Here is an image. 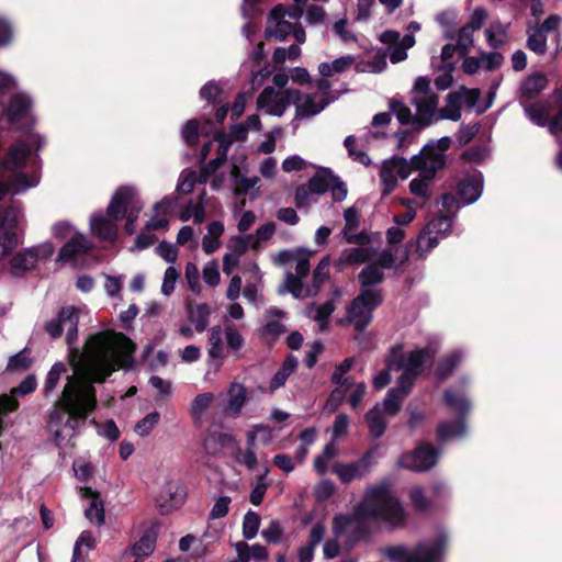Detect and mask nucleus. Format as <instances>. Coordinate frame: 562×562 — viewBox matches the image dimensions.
<instances>
[{"mask_svg": "<svg viewBox=\"0 0 562 562\" xmlns=\"http://www.w3.org/2000/svg\"><path fill=\"white\" fill-rule=\"evenodd\" d=\"M80 311L68 305L45 322L44 329L53 338L66 331L67 359L72 374L66 376L60 395L48 416V429L57 447L70 446L71 439L97 408L94 383H103L116 369H128L135 344L121 333L99 331L90 335L80 350L76 347Z\"/></svg>", "mask_w": 562, "mask_h": 562, "instance_id": "nucleus-1", "label": "nucleus"}, {"mask_svg": "<svg viewBox=\"0 0 562 562\" xmlns=\"http://www.w3.org/2000/svg\"><path fill=\"white\" fill-rule=\"evenodd\" d=\"M404 509L398 499L392 494L386 483L369 486L363 499L356 506L352 515L336 514L333 518L331 530L336 538L345 540L350 548L366 531L369 521H383L392 526L403 524Z\"/></svg>", "mask_w": 562, "mask_h": 562, "instance_id": "nucleus-2", "label": "nucleus"}, {"mask_svg": "<svg viewBox=\"0 0 562 562\" xmlns=\"http://www.w3.org/2000/svg\"><path fill=\"white\" fill-rule=\"evenodd\" d=\"M434 357V351L429 348L415 349L407 353H401L400 348H393L387 358L390 370H402L396 386L387 391L381 407L389 417L398 414L404 398L411 392L415 380L422 373L425 364Z\"/></svg>", "mask_w": 562, "mask_h": 562, "instance_id": "nucleus-3", "label": "nucleus"}, {"mask_svg": "<svg viewBox=\"0 0 562 562\" xmlns=\"http://www.w3.org/2000/svg\"><path fill=\"white\" fill-rule=\"evenodd\" d=\"M439 98L430 88L425 77H418L412 89V103L417 109V119L423 125H430L438 120L459 121L461 117L462 97L459 91L447 95V104L438 109Z\"/></svg>", "mask_w": 562, "mask_h": 562, "instance_id": "nucleus-4", "label": "nucleus"}, {"mask_svg": "<svg viewBox=\"0 0 562 562\" xmlns=\"http://www.w3.org/2000/svg\"><path fill=\"white\" fill-rule=\"evenodd\" d=\"M303 15V8L296 4L285 7L279 4L274 7L268 18L266 36L283 42L289 35H292L299 44L306 40L305 31L300 24Z\"/></svg>", "mask_w": 562, "mask_h": 562, "instance_id": "nucleus-5", "label": "nucleus"}, {"mask_svg": "<svg viewBox=\"0 0 562 562\" xmlns=\"http://www.w3.org/2000/svg\"><path fill=\"white\" fill-rule=\"evenodd\" d=\"M447 547V537L440 533L432 540L420 542L411 550L403 546L390 547L384 553L392 562H440Z\"/></svg>", "mask_w": 562, "mask_h": 562, "instance_id": "nucleus-6", "label": "nucleus"}, {"mask_svg": "<svg viewBox=\"0 0 562 562\" xmlns=\"http://www.w3.org/2000/svg\"><path fill=\"white\" fill-rule=\"evenodd\" d=\"M547 87V78L541 75L528 77L520 87V104L526 116L536 125L543 126L550 113V103L547 101L532 102Z\"/></svg>", "mask_w": 562, "mask_h": 562, "instance_id": "nucleus-7", "label": "nucleus"}, {"mask_svg": "<svg viewBox=\"0 0 562 562\" xmlns=\"http://www.w3.org/2000/svg\"><path fill=\"white\" fill-rule=\"evenodd\" d=\"M144 207L137 191L132 187H121L116 190L109 204V214L114 220L126 218L125 231L133 234L134 223Z\"/></svg>", "mask_w": 562, "mask_h": 562, "instance_id": "nucleus-8", "label": "nucleus"}, {"mask_svg": "<svg viewBox=\"0 0 562 562\" xmlns=\"http://www.w3.org/2000/svg\"><path fill=\"white\" fill-rule=\"evenodd\" d=\"M382 302L379 290H362L347 306L348 321L357 330H362L372 319V311Z\"/></svg>", "mask_w": 562, "mask_h": 562, "instance_id": "nucleus-9", "label": "nucleus"}, {"mask_svg": "<svg viewBox=\"0 0 562 562\" xmlns=\"http://www.w3.org/2000/svg\"><path fill=\"white\" fill-rule=\"evenodd\" d=\"M419 166L413 161V157L407 160L402 157H392L384 160L380 167V181L382 187V195H387L397 187L398 178L406 179L414 171V167Z\"/></svg>", "mask_w": 562, "mask_h": 562, "instance_id": "nucleus-10", "label": "nucleus"}, {"mask_svg": "<svg viewBox=\"0 0 562 562\" xmlns=\"http://www.w3.org/2000/svg\"><path fill=\"white\" fill-rule=\"evenodd\" d=\"M215 139L218 142L216 157L200 170L199 182L210 181L213 190H220L225 181V175L216 173V171L225 162L232 142L224 133H216Z\"/></svg>", "mask_w": 562, "mask_h": 562, "instance_id": "nucleus-11", "label": "nucleus"}, {"mask_svg": "<svg viewBox=\"0 0 562 562\" xmlns=\"http://www.w3.org/2000/svg\"><path fill=\"white\" fill-rule=\"evenodd\" d=\"M299 91L293 89L276 90L266 87L257 99L258 109L273 116H282L286 108L296 101Z\"/></svg>", "mask_w": 562, "mask_h": 562, "instance_id": "nucleus-12", "label": "nucleus"}, {"mask_svg": "<svg viewBox=\"0 0 562 562\" xmlns=\"http://www.w3.org/2000/svg\"><path fill=\"white\" fill-rule=\"evenodd\" d=\"M394 263L395 254L392 248L379 252L358 276L362 290H374L371 286L381 283L384 279V270L392 268Z\"/></svg>", "mask_w": 562, "mask_h": 562, "instance_id": "nucleus-13", "label": "nucleus"}, {"mask_svg": "<svg viewBox=\"0 0 562 562\" xmlns=\"http://www.w3.org/2000/svg\"><path fill=\"white\" fill-rule=\"evenodd\" d=\"M378 457V446L367 451L359 460L351 463H337L333 471L342 483L364 477L374 467Z\"/></svg>", "mask_w": 562, "mask_h": 562, "instance_id": "nucleus-14", "label": "nucleus"}, {"mask_svg": "<svg viewBox=\"0 0 562 562\" xmlns=\"http://www.w3.org/2000/svg\"><path fill=\"white\" fill-rule=\"evenodd\" d=\"M451 145V138L448 136H443L436 142H430L424 146L418 155L413 156V161L424 162L430 166L428 173L437 171L442 168L446 162V150L449 149Z\"/></svg>", "mask_w": 562, "mask_h": 562, "instance_id": "nucleus-15", "label": "nucleus"}, {"mask_svg": "<svg viewBox=\"0 0 562 562\" xmlns=\"http://www.w3.org/2000/svg\"><path fill=\"white\" fill-rule=\"evenodd\" d=\"M294 261L296 262L295 274L286 273L285 277L284 286L286 291L291 292L293 296L297 299L315 295V290H311L302 282L310 272L308 254L295 256Z\"/></svg>", "mask_w": 562, "mask_h": 562, "instance_id": "nucleus-16", "label": "nucleus"}, {"mask_svg": "<svg viewBox=\"0 0 562 562\" xmlns=\"http://www.w3.org/2000/svg\"><path fill=\"white\" fill-rule=\"evenodd\" d=\"M439 451L429 445H419L413 453L403 454L398 459L401 468L423 472L432 468L438 460Z\"/></svg>", "mask_w": 562, "mask_h": 562, "instance_id": "nucleus-17", "label": "nucleus"}, {"mask_svg": "<svg viewBox=\"0 0 562 562\" xmlns=\"http://www.w3.org/2000/svg\"><path fill=\"white\" fill-rule=\"evenodd\" d=\"M186 498V490L178 480L168 479L160 487L155 502L161 514L179 508Z\"/></svg>", "mask_w": 562, "mask_h": 562, "instance_id": "nucleus-18", "label": "nucleus"}, {"mask_svg": "<svg viewBox=\"0 0 562 562\" xmlns=\"http://www.w3.org/2000/svg\"><path fill=\"white\" fill-rule=\"evenodd\" d=\"M380 40L382 43L390 45L383 54H386L393 64L405 60L407 58L406 50L415 44V38L412 34L401 36L398 32L391 30L383 32Z\"/></svg>", "mask_w": 562, "mask_h": 562, "instance_id": "nucleus-19", "label": "nucleus"}, {"mask_svg": "<svg viewBox=\"0 0 562 562\" xmlns=\"http://www.w3.org/2000/svg\"><path fill=\"white\" fill-rule=\"evenodd\" d=\"M53 251V247L48 244L35 248L24 249L15 254L10 260L11 272L15 276H20L33 269L41 256L49 257Z\"/></svg>", "mask_w": 562, "mask_h": 562, "instance_id": "nucleus-20", "label": "nucleus"}, {"mask_svg": "<svg viewBox=\"0 0 562 562\" xmlns=\"http://www.w3.org/2000/svg\"><path fill=\"white\" fill-rule=\"evenodd\" d=\"M32 100L24 92L14 93L7 108L0 111V115L4 114L11 125H20L27 123L31 117Z\"/></svg>", "mask_w": 562, "mask_h": 562, "instance_id": "nucleus-21", "label": "nucleus"}, {"mask_svg": "<svg viewBox=\"0 0 562 562\" xmlns=\"http://www.w3.org/2000/svg\"><path fill=\"white\" fill-rule=\"evenodd\" d=\"M333 98L324 97L322 93H308L303 97L299 94L297 100L293 103L296 106V115L301 117H310L322 112Z\"/></svg>", "mask_w": 562, "mask_h": 562, "instance_id": "nucleus-22", "label": "nucleus"}, {"mask_svg": "<svg viewBox=\"0 0 562 562\" xmlns=\"http://www.w3.org/2000/svg\"><path fill=\"white\" fill-rule=\"evenodd\" d=\"M177 203V198L165 196L161 201L155 203L151 210V216L146 222V231L165 229L169 225L168 215L172 212Z\"/></svg>", "mask_w": 562, "mask_h": 562, "instance_id": "nucleus-23", "label": "nucleus"}, {"mask_svg": "<svg viewBox=\"0 0 562 562\" xmlns=\"http://www.w3.org/2000/svg\"><path fill=\"white\" fill-rule=\"evenodd\" d=\"M483 191V176L474 171L465 176L458 184V195L464 205L475 202Z\"/></svg>", "mask_w": 562, "mask_h": 562, "instance_id": "nucleus-24", "label": "nucleus"}, {"mask_svg": "<svg viewBox=\"0 0 562 562\" xmlns=\"http://www.w3.org/2000/svg\"><path fill=\"white\" fill-rule=\"evenodd\" d=\"M369 243L370 238L366 236V239L362 244H359V247L345 249L340 256L341 262L346 265H360L371 261L378 254L375 248L368 245Z\"/></svg>", "mask_w": 562, "mask_h": 562, "instance_id": "nucleus-25", "label": "nucleus"}, {"mask_svg": "<svg viewBox=\"0 0 562 562\" xmlns=\"http://www.w3.org/2000/svg\"><path fill=\"white\" fill-rule=\"evenodd\" d=\"M109 212L104 214H94L90 220L91 231L98 237L105 240H114L117 234V222Z\"/></svg>", "mask_w": 562, "mask_h": 562, "instance_id": "nucleus-26", "label": "nucleus"}, {"mask_svg": "<svg viewBox=\"0 0 562 562\" xmlns=\"http://www.w3.org/2000/svg\"><path fill=\"white\" fill-rule=\"evenodd\" d=\"M246 401L247 390L245 385L237 382L231 383L227 390V402L224 408L225 413L234 417L239 416Z\"/></svg>", "mask_w": 562, "mask_h": 562, "instance_id": "nucleus-27", "label": "nucleus"}, {"mask_svg": "<svg viewBox=\"0 0 562 562\" xmlns=\"http://www.w3.org/2000/svg\"><path fill=\"white\" fill-rule=\"evenodd\" d=\"M91 243L81 234H74L64 247L60 249L58 259L63 262L75 260L78 256L88 251Z\"/></svg>", "mask_w": 562, "mask_h": 562, "instance_id": "nucleus-28", "label": "nucleus"}, {"mask_svg": "<svg viewBox=\"0 0 562 562\" xmlns=\"http://www.w3.org/2000/svg\"><path fill=\"white\" fill-rule=\"evenodd\" d=\"M430 166L420 162L419 166H415L414 170H419L418 178H415L409 183V190L413 194L420 198L424 202H426L429 198V184L435 178L437 171L428 173Z\"/></svg>", "mask_w": 562, "mask_h": 562, "instance_id": "nucleus-29", "label": "nucleus"}, {"mask_svg": "<svg viewBox=\"0 0 562 562\" xmlns=\"http://www.w3.org/2000/svg\"><path fill=\"white\" fill-rule=\"evenodd\" d=\"M385 413H383L380 404H375L364 416V420L368 425L370 436L374 439L381 438L387 426Z\"/></svg>", "mask_w": 562, "mask_h": 562, "instance_id": "nucleus-30", "label": "nucleus"}, {"mask_svg": "<svg viewBox=\"0 0 562 562\" xmlns=\"http://www.w3.org/2000/svg\"><path fill=\"white\" fill-rule=\"evenodd\" d=\"M82 496L90 499L89 506L85 512L87 519L93 525L101 526L105 517L102 499L90 487L83 488Z\"/></svg>", "mask_w": 562, "mask_h": 562, "instance_id": "nucleus-31", "label": "nucleus"}, {"mask_svg": "<svg viewBox=\"0 0 562 562\" xmlns=\"http://www.w3.org/2000/svg\"><path fill=\"white\" fill-rule=\"evenodd\" d=\"M345 227L342 229L344 237L349 244H362L366 239V234H353L355 229L359 225V213L353 206H350L344 212Z\"/></svg>", "mask_w": 562, "mask_h": 562, "instance_id": "nucleus-32", "label": "nucleus"}, {"mask_svg": "<svg viewBox=\"0 0 562 562\" xmlns=\"http://www.w3.org/2000/svg\"><path fill=\"white\" fill-rule=\"evenodd\" d=\"M231 179L234 194L237 196L248 195L251 193L259 181L258 177L248 178L241 173L240 167L233 165L231 170Z\"/></svg>", "mask_w": 562, "mask_h": 562, "instance_id": "nucleus-33", "label": "nucleus"}, {"mask_svg": "<svg viewBox=\"0 0 562 562\" xmlns=\"http://www.w3.org/2000/svg\"><path fill=\"white\" fill-rule=\"evenodd\" d=\"M224 233V224L220 221H214L209 224L207 233L202 239V249L205 254L211 255L221 247V236Z\"/></svg>", "mask_w": 562, "mask_h": 562, "instance_id": "nucleus-34", "label": "nucleus"}, {"mask_svg": "<svg viewBox=\"0 0 562 562\" xmlns=\"http://www.w3.org/2000/svg\"><path fill=\"white\" fill-rule=\"evenodd\" d=\"M224 329L216 325L210 328L207 339V355L211 359L222 360L226 356L223 341Z\"/></svg>", "mask_w": 562, "mask_h": 562, "instance_id": "nucleus-35", "label": "nucleus"}, {"mask_svg": "<svg viewBox=\"0 0 562 562\" xmlns=\"http://www.w3.org/2000/svg\"><path fill=\"white\" fill-rule=\"evenodd\" d=\"M236 440L234 436L225 432H212L204 439V449L210 454H217L221 448L235 447Z\"/></svg>", "mask_w": 562, "mask_h": 562, "instance_id": "nucleus-36", "label": "nucleus"}, {"mask_svg": "<svg viewBox=\"0 0 562 562\" xmlns=\"http://www.w3.org/2000/svg\"><path fill=\"white\" fill-rule=\"evenodd\" d=\"M355 61L356 59L351 55L342 56L336 58L331 63H322L318 66V71L323 77H331L336 74L346 71L355 64Z\"/></svg>", "mask_w": 562, "mask_h": 562, "instance_id": "nucleus-37", "label": "nucleus"}, {"mask_svg": "<svg viewBox=\"0 0 562 562\" xmlns=\"http://www.w3.org/2000/svg\"><path fill=\"white\" fill-rule=\"evenodd\" d=\"M446 405L463 417L470 411V403L463 392L449 389L443 395Z\"/></svg>", "mask_w": 562, "mask_h": 562, "instance_id": "nucleus-38", "label": "nucleus"}, {"mask_svg": "<svg viewBox=\"0 0 562 562\" xmlns=\"http://www.w3.org/2000/svg\"><path fill=\"white\" fill-rule=\"evenodd\" d=\"M390 110L394 113L401 124H416L418 128L425 127L423 123L417 119V112L413 115L411 109L403 103L401 100L392 99L390 101ZM417 111V109L415 108Z\"/></svg>", "mask_w": 562, "mask_h": 562, "instance_id": "nucleus-39", "label": "nucleus"}, {"mask_svg": "<svg viewBox=\"0 0 562 562\" xmlns=\"http://www.w3.org/2000/svg\"><path fill=\"white\" fill-rule=\"evenodd\" d=\"M210 308L206 304H198L188 311V319L198 333H203L210 322Z\"/></svg>", "mask_w": 562, "mask_h": 562, "instance_id": "nucleus-40", "label": "nucleus"}, {"mask_svg": "<svg viewBox=\"0 0 562 562\" xmlns=\"http://www.w3.org/2000/svg\"><path fill=\"white\" fill-rule=\"evenodd\" d=\"M296 367L297 359L293 356L286 357L281 368L273 375L270 382V390L276 391L279 387L283 386L288 378L295 371Z\"/></svg>", "mask_w": 562, "mask_h": 562, "instance_id": "nucleus-41", "label": "nucleus"}, {"mask_svg": "<svg viewBox=\"0 0 562 562\" xmlns=\"http://www.w3.org/2000/svg\"><path fill=\"white\" fill-rule=\"evenodd\" d=\"M67 373V364L58 361L53 364L50 370L48 371L44 386H43V393L45 396H48L49 394L54 393L60 382V379L64 374Z\"/></svg>", "mask_w": 562, "mask_h": 562, "instance_id": "nucleus-42", "label": "nucleus"}, {"mask_svg": "<svg viewBox=\"0 0 562 562\" xmlns=\"http://www.w3.org/2000/svg\"><path fill=\"white\" fill-rule=\"evenodd\" d=\"M485 36L488 45L493 48H498L507 41L508 33L507 26L501 22H493L486 30Z\"/></svg>", "mask_w": 562, "mask_h": 562, "instance_id": "nucleus-43", "label": "nucleus"}, {"mask_svg": "<svg viewBox=\"0 0 562 562\" xmlns=\"http://www.w3.org/2000/svg\"><path fill=\"white\" fill-rule=\"evenodd\" d=\"M333 172L329 169H323L313 176L306 187L317 196L328 191Z\"/></svg>", "mask_w": 562, "mask_h": 562, "instance_id": "nucleus-44", "label": "nucleus"}, {"mask_svg": "<svg viewBox=\"0 0 562 562\" xmlns=\"http://www.w3.org/2000/svg\"><path fill=\"white\" fill-rule=\"evenodd\" d=\"M386 66V54L379 52L371 59L357 63L356 70L358 72L379 74L382 72Z\"/></svg>", "mask_w": 562, "mask_h": 562, "instance_id": "nucleus-45", "label": "nucleus"}, {"mask_svg": "<svg viewBox=\"0 0 562 562\" xmlns=\"http://www.w3.org/2000/svg\"><path fill=\"white\" fill-rule=\"evenodd\" d=\"M438 438L440 440H449L459 438L465 432V425L463 420L460 422H445L438 426Z\"/></svg>", "mask_w": 562, "mask_h": 562, "instance_id": "nucleus-46", "label": "nucleus"}, {"mask_svg": "<svg viewBox=\"0 0 562 562\" xmlns=\"http://www.w3.org/2000/svg\"><path fill=\"white\" fill-rule=\"evenodd\" d=\"M156 537L151 532L145 533L132 548V553L136 559H143L154 552Z\"/></svg>", "mask_w": 562, "mask_h": 562, "instance_id": "nucleus-47", "label": "nucleus"}, {"mask_svg": "<svg viewBox=\"0 0 562 562\" xmlns=\"http://www.w3.org/2000/svg\"><path fill=\"white\" fill-rule=\"evenodd\" d=\"M440 238V236L434 234V232L431 231H428L427 227H424L416 240L417 251L422 256L428 254L432 248H435L438 245Z\"/></svg>", "mask_w": 562, "mask_h": 562, "instance_id": "nucleus-48", "label": "nucleus"}, {"mask_svg": "<svg viewBox=\"0 0 562 562\" xmlns=\"http://www.w3.org/2000/svg\"><path fill=\"white\" fill-rule=\"evenodd\" d=\"M463 355L459 350L452 351L447 356L437 368V375L441 379L447 378L453 369L461 362Z\"/></svg>", "mask_w": 562, "mask_h": 562, "instance_id": "nucleus-49", "label": "nucleus"}, {"mask_svg": "<svg viewBox=\"0 0 562 562\" xmlns=\"http://www.w3.org/2000/svg\"><path fill=\"white\" fill-rule=\"evenodd\" d=\"M224 334L227 344V349L236 352L244 346L245 339L240 331L233 324H225Z\"/></svg>", "mask_w": 562, "mask_h": 562, "instance_id": "nucleus-50", "label": "nucleus"}, {"mask_svg": "<svg viewBox=\"0 0 562 562\" xmlns=\"http://www.w3.org/2000/svg\"><path fill=\"white\" fill-rule=\"evenodd\" d=\"M260 516L257 513L252 510L246 513L243 520V536L247 540H251L257 536L260 527Z\"/></svg>", "mask_w": 562, "mask_h": 562, "instance_id": "nucleus-51", "label": "nucleus"}, {"mask_svg": "<svg viewBox=\"0 0 562 562\" xmlns=\"http://www.w3.org/2000/svg\"><path fill=\"white\" fill-rule=\"evenodd\" d=\"M451 226L452 217L449 215H440L428 222L425 227L443 238L449 234Z\"/></svg>", "mask_w": 562, "mask_h": 562, "instance_id": "nucleus-52", "label": "nucleus"}, {"mask_svg": "<svg viewBox=\"0 0 562 562\" xmlns=\"http://www.w3.org/2000/svg\"><path fill=\"white\" fill-rule=\"evenodd\" d=\"M274 233L276 225L273 223H266L258 227L254 234H250L252 237V250L258 251L261 244L269 240Z\"/></svg>", "mask_w": 562, "mask_h": 562, "instance_id": "nucleus-53", "label": "nucleus"}, {"mask_svg": "<svg viewBox=\"0 0 562 562\" xmlns=\"http://www.w3.org/2000/svg\"><path fill=\"white\" fill-rule=\"evenodd\" d=\"M212 393H202L195 396L191 404V414L194 419H200L213 402Z\"/></svg>", "mask_w": 562, "mask_h": 562, "instance_id": "nucleus-54", "label": "nucleus"}, {"mask_svg": "<svg viewBox=\"0 0 562 562\" xmlns=\"http://www.w3.org/2000/svg\"><path fill=\"white\" fill-rule=\"evenodd\" d=\"M333 32L340 38L345 44L356 43L357 36L355 32L349 27L348 20L339 19L333 24Z\"/></svg>", "mask_w": 562, "mask_h": 562, "instance_id": "nucleus-55", "label": "nucleus"}, {"mask_svg": "<svg viewBox=\"0 0 562 562\" xmlns=\"http://www.w3.org/2000/svg\"><path fill=\"white\" fill-rule=\"evenodd\" d=\"M228 248L232 250L231 254H237L241 257L248 249H252V237L249 234L234 236L228 243Z\"/></svg>", "mask_w": 562, "mask_h": 562, "instance_id": "nucleus-56", "label": "nucleus"}, {"mask_svg": "<svg viewBox=\"0 0 562 562\" xmlns=\"http://www.w3.org/2000/svg\"><path fill=\"white\" fill-rule=\"evenodd\" d=\"M294 202L299 209H308L312 204L317 202L316 195L306 187L300 186L295 190Z\"/></svg>", "mask_w": 562, "mask_h": 562, "instance_id": "nucleus-57", "label": "nucleus"}, {"mask_svg": "<svg viewBox=\"0 0 562 562\" xmlns=\"http://www.w3.org/2000/svg\"><path fill=\"white\" fill-rule=\"evenodd\" d=\"M184 277H186L189 289L194 294H200L202 291V286H201V282H200V270L195 263L188 262L186 265Z\"/></svg>", "mask_w": 562, "mask_h": 562, "instance_id": "nucleus-58", "label": "nucleus"}, {"mask_svg": "<svg viewBox=\"0 0 562 562\" xmlns=\"http://www.w3.org/2000/svg\"><path fill=\"white\" fill-rule=\"evenodd\" d=\"M329 276V261L328 259H322L313 273V286H308L311 290H315L317 294L321 285L327 280Z\"/></svg>", "mask_w": 562, "mask_h": 562, "instance_id": "nucleus-59", "label": "nucleus"}, {"mask_svg": "<svg viewBox=\"0 0 562 562\" xmlns=\"http://www.w3.org/2000/svg\"><path fill=\"white\" fill-rule=\"evenodd\" d=\"M94 543V538L88 531H83L74 547L72 560L71 562H85L83 554L81 552V547L86 546L88 549H91Z\"/></svg>", "mask_w": 562, "mask_h": 562, "instance_id": "nucleus-60", "label": "nucleus"}, {"mask_svg": "<svg viewBox=\"0 0 562 562\" xmlns=\"http://www.w3.org/2000/svg\"><path fill=\"white\" fill-rule=\"evenodd\" d=\"M160 415L158 412H151L142 418L135 426V431L142 437L147 436L158 424Z\"/></svg>", "mask_w": 562, "mask_h": 562, "instance_id": "nucleus-61", "label": "nucleus"}, {"mask_svg": "<svg viewBox=\"0 0 562 562\" xmlns=\"http://www.w3.org/2000/svg\"><path fill=\"white\" fill-rule=\"evenodd\" d=\"M479 59H480L482 70H485V71H492L494 69H497L498 67H501V65L503 64V60H504L502 54H499L497 52H492V53L483 52L479 55Z\"/></svg>", "mask_w": 562, "mask_h": 562, "instance_id": "nucleus-62", "label": "nucleus"}, {"mask_svg": "<svg viewBox=\"0 0 562 562\" xmlns=\"http://www.w3.org/2000/svg\"><path fill=\"white\" fill-rule=\"evenodd\" d=\"M179 277H180V273L173 266H170L166 269L165 274H164L162 284H161V293L165 296H169L172 294Z\"/></svg>", "mask_w": 562, "mask_h": 562, "instance_id": "nucleus-63", "label": "nucleus"}, {"mask_svg": "<svg viewBox=\"0 0 562 562\" xmlns=\"http://www.w3.org/2000/svg\"><path fill=\"white\" fill-rule=\"evenodd\" d=\"M202 277H203L204 282L209 286L214 288V286L218 285V283L221 281V274H220V271H218L217 262L214 261V260L209 261L203 267Z\"/></svg>", "mask_w": 562, "mask_h": 562, "instance_id": "nucleus-64", "label": "nucleus"}]
</instances>
